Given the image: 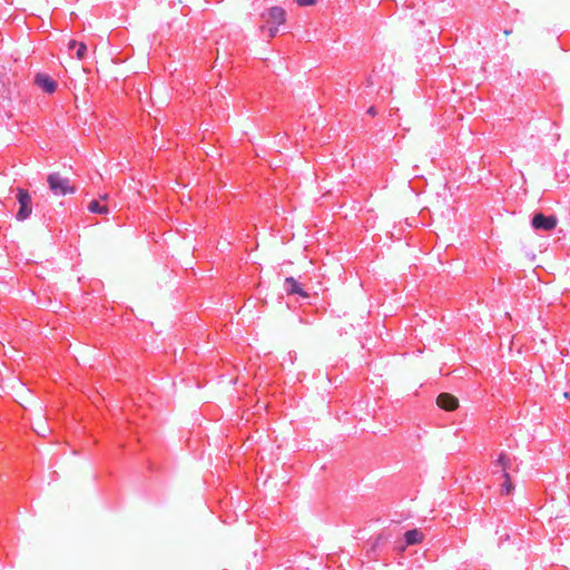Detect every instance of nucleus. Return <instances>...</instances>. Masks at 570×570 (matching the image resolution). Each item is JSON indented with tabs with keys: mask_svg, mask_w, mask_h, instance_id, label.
<instances>
[{
	"mask_svg": "<svg viewBox=\"0 0 570 570\" xmlns=\"http://www.w3.org/2000/svg\"><path fill=\"white\" fill-rule=\"evenodd\" d=\"M47 181L49 189L56 196H65L76 191V188L70 184V180L66 177H62L59 173L49 174Z\"/></svg>",
	"mask_w": 570,
	"mask_h": 570,
	"instance_id": "obj_1",
	"label": "nucleus"
},
{
	"mask_svg": "<svg viewBox=\"0 0 570 570\" xmlns=\"http://www.w3.org/2000/svg\"><path fill=\"white\" fill-rule=\"evenodd\" d=\"M512 462L509 455L501 453L495 461V466H499L502 472V478L504 482L501 485V493L509 495L513 490V484L511 481V476L509 474V470L511 469Z\"/></svg>",
	"mask_w": 570,
	"mask_h": 570,
	"instance_id": "obj_2",
	"label": "nucleus"
},
{
	"mask_svg": "<svg viewBox=\"0 0 570 570\" xmlns=\"http://www.w3.org/2000/svg\"><path fill=\"white\" fill-rule=\"evenodd\" d=\"M17 199L19 203V210L16 218L22 222L29 218L32 213L31 196L27 189L17 188Z\"/></svg>",
	"mask_w": 570,
	"mask_h": 570,
	"instance_id": "obj_3",
	"label": "nucleus"
},
{
	"mask_svg": "<svg viewBox=\"0 0 570 570\" xmlns=\"http://www.w3.org/2000/svg\"><path fill=\"white\" fill-rule=\"evenodd\" d=\"M33 83L48 95L55 94L58 89V81L46 72H37L33 77Z\"/></svg>",
	"mask_w": 570,
	"mask_h": 570,
	"instance_id": "obj_4",
	"label": "nucleus"
},
{
	"mask_svg": "<svg viewBox=\"0 0 570 570\" xmlns=\"http://www.w3.org/2000/svg\"><path fill=\"white\" fill-rule=\"evenodd\" d=\"M557 218L553 215L546 216L542 213H538L532 217L531 225L535 230L550 232L557 226Z\"/></svg>",
	"mask_w": 570,
	"mask_h": 570,
	"instance_id": "obj_5",
	"label": "nucleus"
},
{
	"mask_svg": "<svg viewBox=\"0 0 570 570\" xmlns=\"http://www.w3.org/2000/svg\"><path fill=\"white\" fill-rule=\"evenodd\" d=\"M261 17L267 24L281 26L285 22L286 12L282 7L275 6L262 12Z\"/></svg>",
	"mask_w": 570,
	"mask_h": 570,
	"instance_id": "obj_6",
	"label": "nucleus"
},
{
	"mask_svg": "<svg viewBox=\"0 0 570 570\" xmlns=\"http://www.w3.org/2000/svg\"><path fill=\"white\" fill-rule=\"evenodd\" d=\"M284 289L287 295H298L303 298H307L308 294L303 289L302 285L292 276H288L284 281Z\"/></svg>",
	"mask_w": 570,
	"mask_h": 570,
	"instance_id": "obj_7",
	"label": "nucleus"
},
{
	"mask_svg": "<svg viewBox=\"0 0 570 570\" xmlns=\"http://www.w3.org/2000/svg\"><path fill=\"white\" fill-rule=\"evenodd\" d=\"M438 405L445 411H453L459 406V401L450 393H441L436 399Z\"/></svg>",
	"mask_w": 570,
	"mask_h": 570,
	"instance_id": "obj_8",
	"label": "nucleus"
},
{
	"mask_svg": "<svg viewBox=\"0 0 570 570\" xmlns=\"http://www.w3.org/2000/svg\"><path fill=\"white\" fill-rule=\"evenodd\" d=\"M423 539H424L423 533L417 529L407 530L404 533V540H405L406 546H413V544L421 543L423 541Z\"/></svg>",
	"mask_w": 570,
	"mask_h": 570,
	"instance_id": "obj_9",
	"label": "nucleus"
},
{
	"mask_svg": "<svg viewBox=\"0 0 570 570\" xmlns=\"http://www.w3.org/2000/svg\"><path fill=\"white\" fill-rule=\"evenodd\" d=\"M69 49L76 50L75 55L78 59H85L87 53V46L83 42H77L76 40H70Z\"/></svg>",
	"mask_w": 570,
	"mask_h": 570,
	"instance_id": "obj_10",
	"label": "nucleus"
},
{
	"mask_svg": "<svg viewBox=\"0 0 570 570\" xmlns=\"http://www.w3.org/2000/svg\"><path fill=\"white\" fill-rule=\"evenodd\" d=\"M88 209L94 214H107L108 208L101 205L99 200H91L88 205Z\"/></svg>",
	"mask_w": 570,
	"mask_h": 570,
	"instance_id": "obj_11",
	"label": "nucleus"
},
{
	"mask_svg": "<svg viewBox=\"0 0 570 570\" xmlns=\"http://www.w3.org/2000/svg\"><path fill=\"white\" fill-rule=\"evenodd\" d=\"M261 29L262 31H267L268 38H274L278 33V26L276 24H271L269 27L262 26Z\"/></svg>",
	"mask_w": 570,
	"mask_h": 570,
	"instance_id": "obj_12",
	"label": "nucleus"
},
{
	"mask_svg": "<svg viewBox=\"0 0 570 570\" xmlns=\"http://www.w3.org/2000/svg\"><path fill=\"white\" fill-rule=\"evenodd\" d=\"M295 1L301 7L313 6L316 2V0H295Z\"/></svg>",
	"mask_w": 570,
	"mask_h": 570,
	"instance_id": "obj_13",
	"label": "nucleus"
},
{
	"mask_svg": "<svg viewBox=\"0 0 570 570\" xmlns=\"http://www.w3.org/2000/svg\"><path fill=\"white\" fill-rule=\"evenodd\" d=\"M366 114H367V115H370V116H372V117H374V116L377 114L376 108H375L374 106H371V107L367 109Z\"/></svg>",
	"mask_w": 570,
	"mask_h": 570,
	"instance_id": "obj_14",
	"label": "nucleus"
},
{
	"mask_svg": "<svg viewBox=\"0 0 570 570\" xmlns=\"http://www.w3.org/2000/svg\"><path fill=\"white\" fill-rule=\"evenodd\" d=\"M503 32H504V35L508 36V35H510L512 32V30L511 29H505Z\"/></svg>",
	"mask_w": 570,
	"mask_h": 570,
	"instance_id": "obj_15",
	"label": "nucleus"
}]
</instances>
